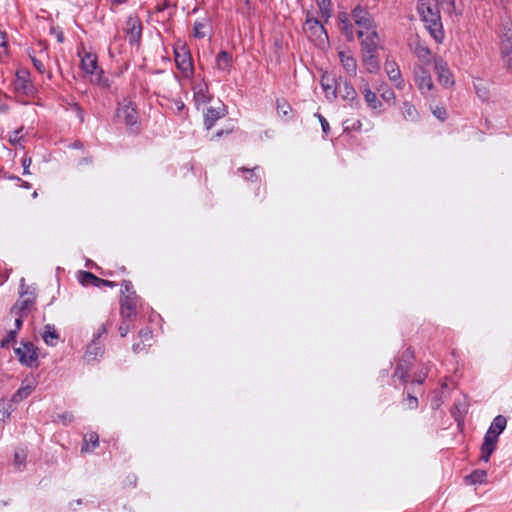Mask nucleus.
<instances>
[{
	"label": "nucleus",
	"instance_id": "f257e3e1",
	"mask_svg": "<svg viewBox=\"0 0 512 512\" xmlns=\"http://www.w3.org/2000/svg\"><path fill=\"white\" fill-rule=\"evenodd\" d=\"M454 9V0H418V11L436 42L440 43L444 38L441 10L451 14Z\"/></svg>",
	"mask_w": 512,
	"mask_h": 512
},
{
	"label": "nucleus",
	"instance_id": "f03ea898",
	"mask_svg": "<svg viewBox=\"0 0 512 512\" xmlns=\"http://www.w3.org/2000/svg\"><path fill=\"white\" fill-rule=\"evenodd\" d=\"M506 425L507 419L503 415H498L493 419L488 431L484 436V441L481 445V460L485 462L489 461L490 456L496 449L498 437L506 428Z\"/></svg>",
	"mask_w": 512,
	"mask_h": 512
},
{
	"label": "nucleus",
	"instance_id": "7ed1b4c3",
	"mask_svg": "<svg viewBox=\"0 0 512 512\" xmlns=\"http://www.w3.org/2000/svg\"><path fill=\"white\" fill-rule=\"evenodd\" d=\"M116 118L126 125L130 133L138 134L140 132L141 124L137 112V105L130 99L125 98L118 104Z\"/></svg>",
	"mask_w": 512,
	"mask_h": 512
},
{
	"label": "nucleus",
	"instance_id": "20e7f679",
	"mask_svg": "<svg viewBox=\"0 0 512 512\" xmlns=\"http://www.w3.org/2000/svg\"><path fill=\"white\" fill-rule=\"evenodd\" d=\"M173 52L177 68L181 71L184 77H191L194 73V67L187 44L178 40L173 46Z\"/></svg>",
	"mask_w": 512,
	"mask_h": 512
},
{
	"label": "nucleus",
	"instance_id": "39448f33",
	"mask_svg": "<svg viewBox=\"0 0 512 512\" xmlns=\"http://www.w3.org/2000/svg\"><path fill=\"white\" fill-rule=\"evenodd\" d=\"M20 287V297L12 306L10 313H22L27 316L34 308L36 302V294L34 293V291L29 290V287L25 284L24 278L21 279Z\"/></svg>",
	"mask_w": 512,
	"mask_h": 512
},
{
	"label": "nucleus",
	"instance_id": "423d86ee",
	"mask_svg": "<svg viewBox=\"0 0 512 512\" xmlns=\"http://www.w3.org/2000/svg\"><path fill=\"white\" fill-rule=\"evenodd\" d=\"M14 352L19 362L27 367L38 366V348L30 341H22L20 345L14 348Z\"/></svg>",
	"mask_w": 512,
	"mask_h": 512
},
{
	"label": "nucleus",
	"instance_id": "0eeeda50",
	"mask_svg": "<svg viewBox=\"0 0 512 512\" xmlns=\"http://www.w3.org/2000/svg\"><path fill=\"white\" fill-rule=\"evenodd\" d=\"M13 87L18 95L32 97L36 93V88L30 79V72L24 68L16 71Z\"/></svg>",
	"mask_w": 512,
	"mask_h": 512
},
{
	"label": "nucleus",
	"instance_id": "6e6552de",
	"mask_svg": "<svg viewBox=\"0 0 512 512\" xmlns=\"http://www.w3.org/2000/svg\"><path fill=\"white\" fill-rule=\"evenodd\" d=\"M413 360L414 351L409 347L398 358L393 377L398 378L403 383H407L409 372L413 366Z\"/></svg>",
	"mask_w": 512,
	"mask_h": 512
},
{
	"label": "nucleus",
	"instance_id": "1a4fd4ad",
	"mask_svg": "<svg viewBox=\"0 0 512 512\" xmlns=\"http://www.w3.org/2000/svg\"><path fill=\"white\" fill-rule=\"evenodd\" d=\"M357 34L361 40V54L377 53L382 48L379 44V35L375 29L370 31L358 30Z\"/></svg>",
	"mask_w": 512,
	"mask_h": 512
},
{
	"label": "nucleus",
	"instance_id": "9d476101",
	"mask_svg": "<svg viewBox=\"0 0 512 512\" xmlns=\"http://www.w3.org/2000/svg\"><path fill=\"white\" fill-rule=\"evenodd\" d=\"M501 54L509 70H512V28L508 24L501 29Z\"/></svg>",
	"mask_w": 512,
	"mask_h": 512
},
{
	"label": "nucleus",
	"instance_id": "9b49d317",
	"mask_svg": "<svg viewBox=\"0 0 512 512\" xmlns=\"http://www.w3.org/2000/svg\"><path fill=\"white\" fill-rule=\"evenodd\" d=\"M414 80L422 94H428L434 88L430 73L420 65L414 68Z\"/></svg>",
	"mask_w": 512,
	"mask_h": 512
},
{
	"label": "nucleus",
	"instance_id": "f8f14e48",
	"mask_svg": "<svg viewBox=\"0 0 512 512\" xmlns=\"http://www.w3.org/2000/svg\"><path fill=\"white\" fill-rule=\"evenodd\" d=\"M139 296H127L120 299V315L124 319H136Z\"/></svg>",
	"mask_w": 512,
	"mask_h": 512
},
{
	"label": "nucleus",
	"instance_id": "ddd939ff",
	"mask_svg": "<svg viewBox=\"0 0 512 512\" xmlns=\"http://www.w3.org/2000/svg\"><path fill=\"white\" fill-rule=\"evenodd\" d=\"M352 15L359 30L370 31L375 29L374 20L365 8L359 5L356 6L352 11Z\"/></svg>",
	"mask_w": 512,
	"mask_h": 512
},
{
	"label": "nucleus",
	"instance_id": "4468645a",
	"mask_svg": "<svg viewBox=\"0 0 512 512\" xmlns=\"http://www.w3.org/2000/svg\"><path fill=\"white\" fill-rule=\"evenodd\" d=\"M126 34L130 44H139L142 36V23L139 17L130 16L126 21Z\"/></svg>",
	"mask_w": 512,
	"mask_h": 512
},
{
	"label": "nucleus",
	"instance_id": "2eb2a0df",
	"mask_svg": "<svg viewBox=\"0 0 512 512\" xmlns=\"http://www.w3.org/2000/svg\"><path fill=\"white\" fill-rule=\"evenodd\" d=\"M434 67L440 84L450 87L454 84V79L447 63L442 58L434 59Z\"/></svg>",
	"mask_w": 512,
	"mask_h": 512
},
{
	"label": "nucleus",
	"instance_id": "dca6fc26",
	"mask_svg": "<svg viewBox=\"0 0 512 512\" xmlns=\"http://www.w3.org/2000/svg\"><path fill=\"white\" fill-rule=\"evenodd\" d=\"M139 342H136L132 345V350L134 353H140L146 351L148 347L152 346L153 340V331L149 327H145L138 332Z\"/></svg>",
	"mask_w": 512,
	"mask_h": 512
},
{
	"label": "nucleus",
	"instance_id": "f3484780",
	"mask_svg": "<svg viewBox=\"0 0 512 512\" xmlns=\"http://www.w3.org/2000/svg\"><path fill=\"white\" fill-rule=\"evenodd\" d=\"M385 71L389 77V79L395 83V86L398 89H403L405 83L401 75V71L399 66L394 60H390L388 57L385 61Z\"/></svg>",
	"mask_w": 512,
	"mask_h": 512
},
{
	"label": "nucleus",
	"instance_id": "a211bd4d",
	"mask_svg": "<svg viewBox=\"0 0 512 512\" xmlns=\"http://www.w3.org/2000/svg\"><path fill=\"white\" fill-rule=\"evenodd\" d=\"M227 114V110L224 104H219L218 107H209L205 113L204 125L206 129H211L215 122L224 117Z\"/></svg>",
	"mask_w": 512,
	"mask_h": 512
},
{
	"label": "nucleus",
	"instance_id": "6ab92c4d",
	"mask_svg": "<svg viewBox=\"0 0 512 512\" xmlns=\"http://www.w3.org/2000/svg\"><path fill=\"white\" fill-rule=\"evenodd\" d=\"M361 58L363 65L368 73L376 74L380 71L381 67L377 53H362Z\"/></svg>",
	"mask_w": 512,
	"mask_h": 512
},
{
	"label": "nucleus",
	"instance_id": "aec40b11",
	"mask_svg": "<svg viewBox=\"0 0 512 512\" xmlns=\"http://www.w3.org/2000/svg\"><path fill=\"white\" fill-rule=\"evenodd\" d=\"M338 56L345 71L351 76H356L357 62L351 53L349 51H340Z\"/></svg>",
	"mask_w": 512,
	"mask_h": 512
},
{
	"label": "nucleus",
	"instance_id": "412c9836",
	"mask_svg": "<svg viewBox=\"0 0 512 512\" xmlns=\"http://www.w3.org/2000/svg\"><path fill=\"white\" fill-rule=\"evenodd\" d=\"M338 90L344 100L351 102V106H360V100L358 98L357 92L348 82L345 81L343 87L339 85Z\"/></svg>",
	"mask_w": 512,
	"mask_h": 512
},
{
	"label": "nucleus",
	"instance_id": "4be33fe9",
	"mask_svg": "<svg viewBox=\"0 0 512 512\" xmlns=\"http://www.w3.org/2000/svg\"><path fill=\"white\" fill-rule=\"evenodd\" d=\"M194 101L197 105L208 103L212 96L206 83H198L193 86Z\"/></svg>",
	"mask_w": 512,
	"mask_h": 512
},
{
	"label": "nucleus",
	"instance_id": "5701e85b",
	"mask_svg": "<svg viewBox=\"0 0 512 512\" xmlns=\"http://www.w3.org/2000/svg\"><path fill=\"white\" fill-rule=\"evenodd\" d=\"M321 86L327 97L329 95H332L334 98L336 97L339 85H337V81L334 76L325 72L321 77Z\"/></svg>",
	"mask_w": 512,
	"mask_h": 512
},
{
	"label": "nucleus",
	"instance_id": "b1692460",
	"mask_svg": "<svg viewBox=\"0 0 512 512\" xmlns=\"http://www.w3.org/2000/svg\"><path fill=\"white\" fill-rule=\"evenodd\" d=\"M15 316V328L11 329L7 335L6 338L1 340V347H8L9 343L11 341H14L16 338V335L18 331L21 329L23 324V318L26 317V315L19 313V314H13Z\"/></svg>",
	"mask_w": 512,
	"mask_h": 512
},
{
	"label": "nucleus",
	"instance_id": "393cba45",
	"mask_svg": "<svg viewBox=\"0 0 512 512\" xmlns=\"http://www.w3.org/2000/svg\"><path fill=\"white\" fill-rule=\"evenodd\" d=\"M464 481L467 485L487 483V472L485 470L475 469L464 477Z\"/></svg>",
	"mask_w": 512,
	"mask_h": 512
},
{
	"label": "nucleus",
	"instance_id": "a878e982",
	"mask_svg": "<svg viewBox=\"0 0 512 512\" xmlns=\"http://www.w3.org/2000/svg\"><path fill=\"white\" fill-rule=\"evenodd\" d=\"M59 333L57 332L54 325L47 324L44 326V331L42 333L43 341L49 346H55L57 341L59 340Z\"/></svg>",
	"mask_w": 512,
	"mask_h": 512
},
{
	"label": "nucleus",
	"instance_id": "bb28decb",
	"mask_svg": "<svg viewBox=\"0 0 512 512\" xmlns=\"http://www.w3.org/2000/svg\"><path fill=\"white\" fill-rule=\"evenodd\" d=\"M232 66V55L227 51H220L216 56V67L224 72H229Z\"/></svg>",
	"mask_w": 512,
	"mask_h": 512
},
{
	"label": "nucleus",
	"instance_id": "cd10ccee",
	"mask_svg": "<svg viewBox=\"0 0 512 512\" xmlns=\"http://www.w3.org/2000/svg\"><path fill=\"white\" fill-rule=\"evenodd\" d=\"M362 93L364 95V99H365L367 105L371 109H378L382 106L381 101L378 100L376 94L373 91H371V89L367 83L363 86Z\"/></svg>",
	"mask_w": 512,
	"mask_h": 512
},
{
	"label": "nucleus",
	"instance_id": "c85d7f7f",
	"mask_svg": "<svg viewBox=\"0 0 512 512\" xmlns=\"http://www.w3.org/2000/svg\"><path fill=\"white\" fill-rule=\"evenodd\" d=\"M304 29L311 31L312 34L324 35L326 39L328 38L324 26L316 18H307Z\"/></svg>",
	"mask_w": 512,
	"mask_h": 512
},
{
	"label": "nucleus",
	"instance_id": "c756f323",
	"mask_svg": "<svg viewBox=\"0 0 512 512\" xmlns=\"http://www.w3.org/2000/svg\"><path fill=\"white\" fill-rule=\"evenodd\" d=\"M81 66L83 71L86 73H89L91 75H94V73L99 70V67L97 65V58L95 55L92 54H86L82 60H81Z\"/></svg>",
	"mask_w": 512,
	"mask_h": 512
},
{
	"label": "nucleus",
	"instance_id": "7c9ffc66",
	"mask_svg": "<svg viewBox=\"0 0 512 512\" xmlns=\"http://www.w3.org/2000/svg\"><path fill=\"white\" fill-rule=\"evenodd\" d=\"M99 445V435L96 432H90L84 436V444L81 448L82 452L94 450Z\"/></svg>",
	"mask_w": 512,
	"mask_h": 512
},
{
	"label": "nucleus",
	"instance_id": "2f4dec72",
	"mask_svg": "<svg viewBox=\"0 0 512 512\" xmlns=\"http://www.w3.org/2000/svg\"><path fill=\"white\" fill-rule=\"evenodd\" d=\"M78 280L84 286L92 285L99 287L100 278L88 271H79Z\"/></svg>",
	"mask_w": 512,
	"mask_h": 512
},
{
	"label": "nucleus",
	"instance_id": "473e14b6",
	"mask_svg": "<svg viewBox=\"0 0 512 512\" xmlns=\"http://www.w3.org/2000/svg\"><path fill=\"white\" fill-rule=\"evenodd\" d=\"M414 53L421 62L426 64L431 62L432 53L428 47L418 43L414 49Z\"/></svg>",
	"mask_w": 512,
	"mask_h": 512
},
{
	"label": "nucleus",
	"instance_id": "72a5a7b5",
	"mask_svg": "<svg viewBox=\"0 0 512 512\" xmlns=\"http://www.w3.org/2000/svg\"><path fill=\"white\" fill-rule=\"evenodd\" d=\"M103 354V348L98 346L96 339H93L92 343L87 346L85 357L90 360H95L97 356Z\"/></svg>",
	"mask_w": 512,
	"mask_h": 512
},
{
	"label": "nucleus",
	"instance_id": "f704fd0d",
	"mask_svg": "<svg viewBox=\"0 0 512 512\" xmlns=\"http://www.w3.org/2000/svg\"><path fill=\"white\" fill-rule=\"evenodd\" d=\"M91 82L103 88H110V80L105 76L102 69L97 70L94 75H91Z\"/></svg>",
	"mask_w": 512,
	"mask_h": 512
},
{
	"label": "nucleus",
	"instance_id": "c9c22d12",
	"mask_svg": "<svg viewBox=\"0 0 512 512\" xmlns=\"http://www.w3.org/2000/svg\"><path fill=\"white\" fill-rule=\"evenodd\" d=\"M402 114L404 118L409 121H415L419 115L416 107L410 102L403 103Z\"/></svg>",
	"mask_w": 512,
	"mask_h": 512
},
{
	"label": "nucleus",
	"instance_id": "e433bc0d",
	"mask_svg": "<svg viewBox=\"0 0 512 512\" xmlns=\"http://www.w3.org/2000/svg\"><path fill=\"white\" fill-rule=\"evenodd\" d=\"M276 108H277V113L279 116L290 117V114L292 112V107L286 99H284V98L277 99L276 100Z\"/></svg>",
	"mask_w": 512,
	"mask_h": 512
},
{
	"label": "nucleus",
	"instance_id": "4c0bfd02",
	"mask_svg": "<svg viewBox=\"0 0 512 512\" xmlns=\"http://www.w3.org/2000/svg\"><path fill=\"white\" fill-rule=\"evenodd\" d=\"M474 88L476 94L481 100L485 101L489 98V90L485 81L482 79H476V81H474Z\"/></svg>",
	"mask_w": 512,
	"mask_h": 512
},
{
	"label": "nucleus",
	"instance_id": "58836bf2",
	"mask_svg": "<svg viewBox=\"0 0 512 512\" xmlns=\"http://www.w3.org/2000/svg\"><path fill=\"white\" fill-rule=\"evenodd\" d=\"M26 459H27V451L25 449H17L15 452H14V466L18 469V470H22L25 466V463H26Z\"/></svg>",
	"mask_w": 512,
	"mask_h": 512
},
{
	"label": "nucleus",
	"instance_id": "ea45409f",
	"mask_svg": "<svg viewBox=\"0 0 512 512\" xmlns=\"http://www.w3.org/2000/svg\"><path fill=\"white\" fill-rule=\"evenodd\" d=\"M317 5L319 7L321 16L325 18V21L331 17V0H316Z\"/></svg>",
	"mask_w": 512,
	"mask_h": 512
},
{
	"label": "nucleus",
	"instance_id": "a19ab883",
	"mask_svg": "<svg viewBox=\"0 0 512 512\" xmlns=\"http://www.w3.org/2000/svg\"><path fill=\"white\" fill-rule=\"evenodd\" d=\"M32 387L31 386H25L21 387L17 390V392L13 395L12 401L13 402H20L23 399L27 398L32 393Z\"/></svg>",
	"mask_w": 512,
	"mask_h": 512
},
{
	"label": "nucleus",
	"instance_id": "79ce46f5",
	"mask_svg": "<svg viewBox=\"0 0 512 512\" xmlns=\"http://www.w3.org/2000/svg\"><path fill=\"white\" fill-rule=\"evenodd\" d=\"M134 321H135V319L122 318V321L118 328V331H119L121 337H125L129 333V331L133 327Z\"/></svg>",
	"mask_w": 512,
	"mask_h": 512
},
{
	"label": "nucleus",
	"instance_id": "37998d69",
	"mask_svg": "<svg viewBox=\"0 0 512 512\" xmlns=\"http://www.w3.org/2000/svg\"><path fill=\"white\" fill-rule=\"evenodd\" d=\"M123 289L121 291L122 297L127 296H138L133 288L132 282L129 280H124L123 283Z\"/></svg>",
	"mask_w": 512,
	"mask_h": 512
},
{
	"label": "nucleus",
	"instance_id": "c03bdc74",
	"mask_svg": "<svg viewBox=\"0 0 512 512\" xmlns=\"http://www.w3.org/2000/svg\"><path fill=\"white\" fill-rule=\"evenodd\" d=\"M55 421L62 422L64 425H69L74 421V415L72 412L66 411L58 414Z\"/></svg>",
	"mask_w": 512,
	"mask_h": 512
},
{
	"label": "nucleus",
	"instance_id": "a18cd8bd",
	"mask_svg": "<svg viewBox=\"0 0 512 512\" xmlns=\"http://www.w3.org/2000/svg\"><path fill=\"white\" fill-rule=\"evenodd\" d=\"M434 116L436 118H438L439 120L441 121H445L446 118H447V111L444 107H439V106H436L433 110H432Z\"/></svg>",
	"mask_w": 512,
	"mask_h": 512
},
{
	"label": "nucleus",
	"instance_id": "49530a36",
	"mask_svg": "<svg viewBox=\"0 0 512 512\" xmlns=\"http://www.w3.org/2000/svg\"><path fill=\"white\" fill-rule=\"evenodd\" d=\"M342 31L346 35L348 40L353 39V26L349 21H343Z\"/></svg>",
	"mask_w": 512,
	"mask_h": 512
},
{
	"label": "nucleus",
	"instance_id": "de8ad7c7",
	"mask_svg": "<svg viewBox=\"0 0 512 512\" xmlns=\"http://www.w3.org/2000/svg\"><path fill=\"white\" fill-rule=\"evenodd\" d=\"M205 27V25L201 22H196L194 24V36L196 38H204L205 37V33L202 31V29Z\"/></svg>",
	"mask_w": 512,
	"mask_h": 512
},
{
	"label": "nucleus",
	"instance_id": "09e8293b",
	"mask_svg": "<svg viewBox=\"0 0 512 512\" xmlns=\"http://www.w3.org/2000/svg\"><path fill=\"white\" fill-rule=\"evenodd\" d=\"M406 401L409 409H416L418 407L417 397L408 394Z\"/></svg>",
	"mask_w": 512,
	"mask_h": 512
},
{
	"label": "nucleus",
	"instance_id": "8fccbe9b",
	"mask_svg": "<svg viewBox=\"0 0 512 512\" xmlns=\"http://www.w3.org/2000/svg\"><path fill=\"white\" fill-rule=\"evenodd\" d=\"M5 406L6 403L4 401H0V421H5V419L10 415Z\"/></svg>",
	"mask_w": 512,
	"mask_h": 512
},
{
	"label": "nucleus",
	"instance_id": "3c124183",
	"mask_svg": "<svg viewBox=\"0 0 512 512\" xmlns=\"http://www.w3.org/2000/svg\"><path fill=\"white\" fill-rule=\"evenodd\" d=\"M31 60H32V63L34 65V67L40 72V73H44L45 72V67H44V64L39 60L37 59L36 57L34 56H31Z\"/></svg>",
	"mask_w": 512,
	"mask_h": 512
},
{
	"label": "nucleus",
	"instance_id": "603ef678",
	"mask_svg": "<svg viewBox=\"0 0 512 512\" xmlns=\"http://www.w3.org/2000/svg\"><path fill=\"white\" fill-rule=\"evenodd\" d=\"M20 131L21 130H16V131L13 132V135H10L9 141H10L11 144L15 145L16 143H19L21 141L23 136L19 135Z\"/></svg>",
	"mask_w": 512,
	"mask_h": 512
},
{
	"label": "nucleus",
	"instance_id": "864d4df0",
	"mask_svg": "<svg viewBox=\"0 0 512 512\" xmlns=\"http://www.w3.org/2000/svg\"><path fill=\"white\" fill-rule=\"evenodd\" d=\"M177 76L174 74V75H168L165 79H164V83L165 84H168V85H176L177 84Z\"/></svg>",
	"mask_w": 512,
	"mask_h": 512
},
{
	"label": "nucleus",
	"instance_id": "5fc2aeb1",
	"mask_svg": "<svg viewBox=\"0 0 512 512\" xmlns=\"http://www.w3.org/2000/svg\"><path fill=\"white\" fill-rule=\"evenodd\" d=\"M427 377V372H420L419 374H415L413 381L417 383H423Z\"/></svg>",
	"mask_w": 512,
	"mask_h": 512
},
{
	"label": "nucleus",
	"instance_id": "6e6d98bb",
	"mask_svg": "<svg viewBox=\"0 0 512 512\" xmlns=\"http://www.w3.org/2000/svg\"><path fill=\"white\" fill-rule=\"evenodd\" d=\"M117 284L113 281H110V280H106V279H102L100 278L99 280V287L101 286H106V287H115Z\"/></svg>",
	"mask_w": 512,
	"mask_h": 512
},
{
	"label": "nucleus",
	"instance_id": "4d7b16f0",
	"mask_svg": "<svg viewBox=\"0 0 512 512\" xmlns=\"http://www.w3.org/2000/svg\"><path fill=\"white\" fill-rule=\"evenodd\" d=\"M381 97L385 100H390V99H393L394 98V92L391 90V89H387L385 91H383V93L381 94Z\"/></svg>",
	"mask_w": 512,
	"mask_h": 512
},
{
	"label": "nucleus",
	"instance_id": "13d9d810",
	"mask_svg": "<svg viewBox=\"0 0 512 512\" xmlns=\"http://www.w3.org/2000/svg\"><path fill=\"white\" fill-rule=\"evenodd\" d=\"M169 6H170V2H169L168 0H164L162 4L157 5V6L155 7V11H156V12H162V11H164L165 9H167Z\"/></svg>",
	"mask_w": 512,
	"mask_h": 512
},
{
	"label": "nucleus",
	"instance_id": "bf43d9fd",
	"mask_svg": "<svg viewBox=\"0 0 512 512\" xmlns=\"http://www.w3.org/2000/svg\"><path fill=\"white\" fill-rule=\"evenodd\" d=\"M319 120L321 122V125H322V128H323V132L324 133H328V130H329V123L327 122V120L319 114Z\"/></svg>",
	"mask_w": 512,
	"mask_h": 512
},
{
	"label": "nucleus",
	"instance_id": "052dcab7",
	"mask_svg": "<svg viewBox=\"0 0 512 512\" xmlns=\"http://www.w3.org/2000/svg\"><path fill=\"white\" fill-rule=\"evenodd\" d=\"M107 332V325L106 324H102L100 326V328L98 329V333L96 335V337L94 339H98L102 334H105Z\"/></svg>",
	"mask_w": 512,
	"mask_h": 512
},
{
	"label": "nucleus",
	"instance_id": "680f3d73",
	"mask_svg": "<svg viewBox=\"0 0 512 512\" xmlns=\"http://www.w3.org/2000/svg\"><path fill=\"white\" fill-rule=\"evenodd\" d=\"M5 38H6V33L0 31V46L1 47H6V45H7Z\"/></svg>",
	"mask_w": 512,
	"mask_h": 512
},
{
	"label": "nucleus",
	"instance_id": "e2e57ef3",
	"mask_svg": "<svg viewBox=\"0 0 512 512\" xmlns=\"http://www.w3.org/2000/svg\"><path fill=\"white\" fill-rule=\"evenodd\" d=\"M233 131V128H229V129H225V130H220L216 133V137H221L223 136L224 134H230L231 132Z\"/></svg>",
	"mask_w": 512,
	"mask_h": 512
},
{
	"label": "nucleus",
	"instance_id": "0e129e2a",
	"mask_svg": "<svg viewBox=\"0 0 512 512\" xmlns=\"http://www.w3.org/2000/svg\"><path fill=\"white\" fill-rule=\"evenodd\" d=\"M127 480L129 481L130 485L135 486L136 485V481H137V477L134 474L133 475H129L127 477Z\"/></svg>",
	"mask_w": 512,
	"mask_h": 512
},
{
	"label": "nucleus",
	"instance_id": "69168bd1",
	"mask_svg": "<svg viewBox=\"0 0 512 512\" xmlns=\"http://www.w3.org/2000/svg\"><path fill=\"white\" fill-rule=\"evenodd\" d=\"M56 38H57V41H58L59 43H63V42H64V39H65L63 32H62V31H58V32L56 33Z\"/></svg>",
	"mask_w": 512,
	"mask_h": 512
},
{
	"label": "nucleus",
	"instance_id": "338daca9",
	"mask_svg": "<svg viewBox=\"0 0 512 512\" xmlns=\"http://www.w3.org/2000/svg\"><path fill=\"white\" fill-rule=\"evenodd\" d=\"M339 20L343 23V21H348L346 14H339L338 16Z\"/></svg>",
	"mask_w": 512,
	"mask_h": 512
},
{
	"label": "nucleus",
	"instance_id": "774afa93",
	"mask_svg": "<svg viewBox=\"0 0 512 512\" xmlns=\"http://www.w3.org/2000/svg\"><path fill=\"white\" fill-rule=\"evenodd\" d=\"M114 4H122L125 3L127 0H111Z\"/></svg>",
	"mask_w": 512,
	"mask_h": 512
}]
</instances>
